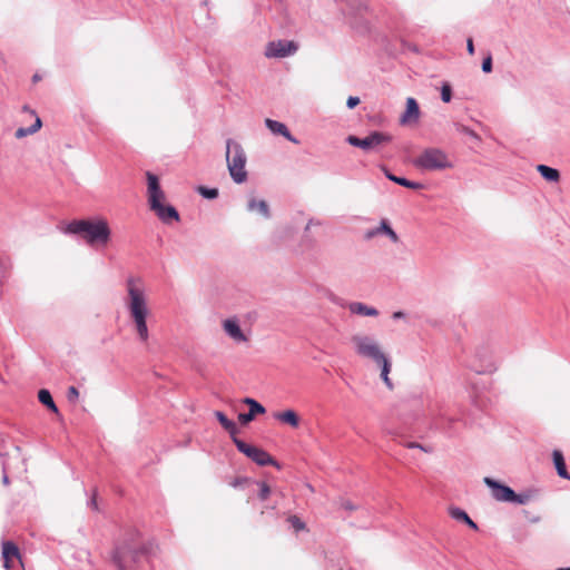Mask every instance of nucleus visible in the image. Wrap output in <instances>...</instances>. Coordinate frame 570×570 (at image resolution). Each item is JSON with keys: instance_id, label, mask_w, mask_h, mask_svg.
<instances>
[{"instance_id": "f257e3e1", "label": "nucleus", "mask_w": 570, "mask_h": 570, "mask_svg": "<svg viewBox=\"0 0 570 570\" xmlns=\"http://www.w3.org/2000/svg\"><path fill=\"white\" fill-rule=\"evenodd\" d=\"M127 307L135 324L136 332L140 341L147 342L149 337L147 326L149 308L142 282L140 279L129 278L127 281Z\"/></svg>"}, {"instance_id": "f03ea898", "label": "nucleus", "mask_w": 570, "mask_h": 570, "mask_svg": "<svg viewBox=\"0 0 570 570\" xmlns=\"http://www.w3.org/2000/svg\"><path fill=\"white\" fill-rule=\"evenodd\" d=\"M61 230L66 234L80 236L87 245H107L111 237V229L106 218L75 219Z\"/></svg>"}, {"instance_id": "7ed1b4c3", "label": "nucleus", "mask_w": 570, "mask_h": 570, "mask_svg": "<svg viewBox=\"0 0 570 570\" xmlns=\"http://www.w3.org/2000/svg\"><path fill=\"white\" fill-rule=\"evenodd\" d=\"M351 343L356 355L362 358L371 360L381 367V377L383 382L389 389H392L393 384L389 377L391 372V362L384 353L381 344L374 337L362 333L352 335Z\"/></svg>"}, {"instance_id": "20e7f679", "label": "nucleus", "mask_w": 570, "mask_h": 570, "mask_svg": "<svg viewBox=\"0 0 570 570\" xmlns=\"http://www.w3.org/2000/svg\"><path fill=\"white\" fill-rule=\"evenodd\" d=\"M146 179L147 200L150 210L164 223H170L171 220L178 222V212L173 206L165 205L166 195L160 186L159 178L155 174L147 171Z\"/></svg>"}, {"instance_id": "39448f33", "label": "nucleus", "mask_w": 570, "mask_h": 570, "mask_svg": "<svg viewBox=\"0 0 570 570\" xmlns=\"http://www.w3.org/2000/svg\"><path fill=\"white\" fill-rule=\"evenodd\" d=\"M145 552L144 544L137 537H132L129 541H124L116 548L114 561L119 570L131 569Z\"/></svg>"}, {"instance_id": "423d86ee", "label": "nucleus", "mask_w": 570, "mask_h": 570, "mask_svg": "<svg viewBox=\"0 0 570 570\" xmlns=\"http://www.w3.org/2000/svg\"><path fill=\"white\" fill-rule=\"evenodd\" d=\"M413 165L423 170H442L452 168L453 161L442 149L430 147L413 160Z\"/></svg>"}, {"instance_id": "0eeeda50", "label": "nucleus", "mask_w": 570, "mask_h": 570, "mask_svg": "<svg viewBox=\"0 0 570 570\" xmlns=\"http://www.w3.org/2000/svg\"><path fill=\"white\" fill-rule=\"evenodd\" d=\"M226 160L229 174L233 180L237 184H242L247 179L246 154L240 145H227L226 148Z\"/></svg>"}, {"instance_id": "6e6552de", "label": "nucleus", "mask_w": 570, "mask_h": 570, "mask_svg": "<svg viewBox=\"0 0 570 570\" xmlns=\"http://www.w3.org/2000/svg\"><path fill=\"white\" fill-rule=\"evenodd\" d=\"M234 443L239 452L253 460L261 466L273 465L279 468L278 463L266 451L257 446L247 444L246 442L234 438Z\"/></svg>"}, {"instance_id": "1a4fd4ad", "label": "nucleus", "mask_w": 570, "mask_h": 570, "mask_svg": "<svg viewBox=\"0 0 570 570\" xmlns=\"http://www.w3.org/2000/svg\"><path fill=\"white\" fill-rule=\"evenodd\" d=\"M298 49L295 41L277 40L267 43L265 56L267 58H284L294 55Z\"/></svg>"}, {"instance_id": "9d476101", "label": "nucleus", "mask_w": 570, "mask_h": 570, "mask_svg": "<svg viewBox=\"0 0 570 570\" xmlns=\"http://www.w3.org/2000/svg\"><path fill=\"white\" fill-rule=\"evenodd\" d=\"M484 483L491 489L492 497L497 501H501V502L513 501L514 491L511 488H509L504 484H501L489 476L484 478Z\"/></svg>"}, {"instance_id": "9b49d317", "label": "nucleus", "mask_w": 570, "mask_h": 570, "mask_svg": "<svg viewBox=\"0 0 570 570\" xmlns=\"http://www.w3.org/2000/svg\"><path fill=\"white\" fill-rule=\"evenodd\" d=\"M421 116V110L417 101L409 97L406 99V107L403 114L400 117V124L403 126H415L419 122Z\"/></svg>"}, {"instance_id": "f8f14e48", "label": "nucleus", "mask_w": 570, "mask_h": 570, "mask_svg": "<svg viewBox=\"0 0 570 570\" xmlns=\"http://www.w3.org/2000/svg\"><path fill=\"white\" fill-rule=\"evenodd\" d=\"M243 402L249 406L248 413H240L238 415V421L243 425L252 422L256 415L264 414L266 412L265 407L254 399L246 397Z\"/></svg>"}, {"instance_id": "ddd939ff", "label": "nucleus", "mask_w": 570, "mask_h": 570, "mask_svg": "<svg viewBox=\"0 0 570 570\" xmlns=\"http://www.w3.org/2000/svg\"><path fill=\"white\" fill-rule=\"evenodd\" d=\"M224 331L235 342H247V336L240 330L238 322L234 318L225 320L223 323Z\"/></svg>"}, {"instance_id": "4468645a", "label": "nucleus", "mask_w": 570, "mask_h": 570, "mask_svg": "<svg viewBox=\"0 0 570 570\" xmlns=\"http://www.w3.org/2000/svg\"><path fill=\"white\" fill-rule=\"evenodd\" d=\"M20 559V551L16 543L11 541L2 542L3 567L9 570L12 568V559Z\"/></svg>"}, {"instance_id": "2eb2a0df", "label": "nucleus", "mask_w": 570, "mask_h": 570, "mask_svg": "<svg viewBox=\"0 0 570 570\" xmlns=\"http://www.w3.org/2000/svg\"><path fill=\"white\" fill-rule=\"evenodd\" d=\"M273 417L283 424L289 425L293 429H297L301 422L298 414L294 410L275 412Z\"/></svg>"}, {"instance_id": "dca6fc26", "label": "nucleus", "mask_w": 570, "mask_h": 570, "mask_svg": "<svg viewBox=\"0 0 570 570\" xmlns=\"http://www.w3.org/2000/svg\"><path fill=\"white\" fill-rule=\"evenodd\" d=\"M265 124L273 134L282 135L285 139L289 140L291 142H297L292 137L287 127L284 124L268 118L265 120Z\"/></svg>"}, {"instance_id": "f3484780", "label": "nucleus", "mask_w": 570, "mask_h": 570, "mask_svg": "<svg viewBox=\"0 0 570 570\" xmlns=\"http://www.w3.org/2000/svg\"><path fill=\"white\" fill-rule=\"evenodd\" d=\"M553 463L559 476L570 480V474L567 471L566 461L560 450H554L552 453Z\"/></svg>"}, {"instance_id": "a211bd4d", "label": "nucleus", "mask_w": 570, "mask_h": 570, "mask_svg": "<svg viewBox=\"0 0 570 570\" xmlns=\"http://www.w3.org/2000/svg\"><path fill=\"white\" fill-rule=\"evenodd\" d=\"M348 309L353 314H358L363 316H376L379 315V311L374 307L367 306L360 302H353L348 305Z\"/></svg>"}, {"instance_id": "6ab92c4d", "label": "nucleus", "mask_w": 570, "mask_h": 570, "mask_svg": "<svg viewBox=\"0 0 570 570\" xmlns=\"http://www.w3.org/2000/svg\"><path fill=\"white\" fill-rule=\"evenodd\" d=\"M386 140H390V137L380 131H374L364 139H360L355 136H348L346 139L347 142H384Z\"/></svg>"}, {"instance_id": "aec40b11", "label": "nucleus", "mask_w": 570, "mask_h": 570, "mask_svg": "<svg viewBox=\"0 0 570 570\" xmlns=\"http://www.w3.org/2000/svg\"><path fill=\"white\" fill-rule=\"evenodd\" d=\"M215 416L222 426L233 436V439L236 438L235 435L238 432L236 424L220 411L215 412Z\"/></svg>"}, {"instance_id": "412c9836", "label": "nucleus", "mask_w": 570, "mask_h": 570, "mask_svg": "<svg viewBox=\"0 0 570 570\" xmlns=\"http://www.w3.org/2000/svg\"><path fill=\"white\" fill-rule=\"evenodd\" d=\"M537 170L540 173V175L548 181L551 183H558L560 180V173L559 170L549 167L547 165H538Z\"/></svg>"}, {"instance_id": "4be33fe9", "label": "nucleus", "mask_w": 570, "mask_h": 570, "mask_svg": "<svg viewBox=\"0 0 570 570\" xmlns=\"http://www.w3.org/2000/svg\"><path fill=\"white\" fill-rule=\"evenodd\" d=\"M385 176L390 180H392V181H394V183H396V184H399L401 186H404L406 188H411V189H422L423 188V185L421 183L411 181V180H409L406 178H403V177H397V176L389 173L387 170L385 171Z\"/></svg>"}, {"instance_id": "5701e85b", "label": "nucleus", "mask_w": 570, "mask_h": 570, "mask_svg": "<svg viewBox=\"0 0 570 570\" xmlns=\"http://www.w3.org/2000/svg\"><path fill=\"white\" fill-rule=\"evenodd\" d=\"M38 400L40 403H42L45 406H47L50 411L58 414V407L56 406L53 399L50 394V392L46 389H42L38 392Z\"/></svg>"}, {"instance_id": "b1692460", "label": "nucleus", "mask_w": 570, "mask_h": 570, "mask_svg": "<svg viewBox=\"0 0 570 570\" xmlns=\"http://www.w3.org/2000/svg\"><path fill=\"white\" fill-rule=\"evenodd\" d=\"M248 209L250 212L257 210L266 218L269 217V208L265 200H257L255 198L249 199Z\"/></svg>"}, {"instance_id": "393cba45", "label": "nucleus", "mask_w": 570, "mask_h": 570, "mask_svg": "<svg viewBox=\"0 0 570 570\" xmlns=\"http://www.w3.org/2000/svg\"><path fill=\"white\" fill-rule=\"evenodd\" d=\"M40 128H41V120L39 117H36L35 122L30 127H28V128L21 127V128L17 129L14 137L17 139H21V138L26 137L28 134H33V132L38 131Z\"/></svg>"}, {"instance_id": "a878e982", "label": "nucleus", "mask_w": 570, "mask_h": 570, "mask_svg": "<svg viewBox=\"0 0 570 570\" xmlns=\"http://www.w3.org/2000/svg\"><path fill=\"white\" fill-rule=\"evenodd\" d=\"M288 523L292 525L295 532L305 531V522L297 515L292 514L287 518Z\"/></svg>"}, {"instance_id": "bb28decb", "label": "nucleus", "mask_w": 570, "mask_h": 570, "mask_svg": "<svg viewBox=\"0 0 570 570\" xmlns=\"http://www.w3.org/2000/svg\"><path fill=\"white\" fill-rule=\"evenodd\" d=\"M533 493L530 491L519 494L514 492V499L512 502H515L518 504H527L533 499Z\"/></svg>"}, {"instance_id": "cd10ccee", "label": "nucleus", "mask_w": 570, "mask_h": 570, "mask_svg": "<svg viewBox=\"0 0 570 570\" xmlns=\"http://www.w3.org/2000/svg\"><path fill=\"white\" fill-rule=\"evenodd\" d=\"M257 485H258V498L262 500V501H265L269 498L271 495V487L266 483V482H257Z\"/></svg>"}, {"instance_id": "c85d7f7f", "label": "nucleus", "mask_w": 570, "mask_h": 570, "mask_svg": "<svg viewBox=\"0 0 570 570\" xmlns=\"http://www.w3.org/2000/svg\"><path fill=\"white\" fill-rule=\"evenodd\" d=\"M198 193L208 199H214L218 196V190L216 188H207L204 186L198 187Z\"/></svg>"}, {"instance_id": "c756f323", "label": "nucleus", "mask_w": 570, "mask_h": 570, "mask_svg": "<svg viewBox=\"0 0 570 570\" xmlns=\"http://www.w3.org/2000/svg\"><path fill=\"white\" fill-rule=\"evenodd\" d=\"M450 515L461 522H464L465 519H468V513L459 508H450L449 510Z\"/></svg>"}, {"instance_id": "7c9ffc66", "label": "nucleus", "mask_w": 570, "mask_h": 570, "mask_svg": "<svg viewBox=\"0 0 570 570\" xmlns=\"http://www.w3.org/2000/svg\"><path fill=\"white\" fill-rule=\"evenodd\" d=\"M441 98L444 102H450L452 98L451 86L448 82L443 83L441 88Z\"/></svg>"}, {"instance_id": "2f4dec72", "label": "nucleus", "mask_w": 570, "mask_h": 570, "mask_svg": "<svg viewBox=\"0 0 570 570\" xmlns=\"http://www.w3.org/2000/svg\"><path fill=\"white\" fill-rule=\"evenodd\" d=\"M249 483V479L248 478H245V476H237V478H234L232 481H230V485L233 488H243L245 487L246 484Z\"/></svg>"}, {"instance_id": "473e14b6", "label": "nucleus", "mask_w": 570, "mask_h": 570, "mask_svg": "<svg viewBox=\"0 0 570 570\" xmlns=\"http://www.w3.org/2000/svg\"><path fill=\"white\" fill-rule=\"evenodd\" d=\"M67 397L70 402H76L79 397V391L75 386H70L67 392Z\"/></svg>"}, {"instance_id": "72a5a7b5", "label": "nucleus", "mask_w": 570, "mask_h": 570, "mask_svg": "<svg viewBox=\"0 0 570 570\" xmlns=\"http://www.w3.org/2000/svg\"><path fill=\"white\" fill-rule=\"evenodd\" d=\"M482 70L487 73L492 71V57L488 55L482 62Z\"/></svg>"}, {"instance_id": "f704fd0d", "label": "nucleus", "mask_w": 570, "mask_h": 570, "mask_svg": "<svg viewBox=\"0 0 570 570\" xmlns=\"http://www.w3.org/2000/svg\"><path fill=\"white\" fill-rule=\"evenodd\" d=\"M341 507L344 509V510H347V511H354L356 510V507L348 500H344L342 501L341 503Z\"/></svg>"}, {"instance_id": "c9c22d12", "label": "nucleus", "mask_w": 570, "mask_h": 570, "mask_svg": "<svg viewBox=\"0 0 570 570\" xmlns=\"http://www.w3.org/2000/svg\"><path fill=\"white\" fill-rule=\"evenodd\" d=\"M360 104V99L357 97H348L346 105L350 109L356 107Z\"/></svg>"}, {"instance_id": "e433bc0d", "label": "nucleus", "mask_w": 570, "mask_h": 570, "mask_svg": "<svg viewBox=\"0 0 570 570\" xmlns=\"http://www.w3.org/2000/svg\"><path fill=\"white\" fill-rule=\"evenodd\" d=\"M385 235H387L393 243H397L399 242V236L396 235V233L391 227L386 230Z\"/></svg>"}, {"instance_id": "4c0bfd02", "label": "nucleus", "mask_w": 570, "mask_h": 570, "mask_svg": "<svg viewBox=\"0 0 570 570\" xmlns=\"http://www.w3.org/2000/svg\"><path fill=\"white\" fill-rule=\"evenodd\" d=\"M385 235H387L393 243H397L399 242V236L396 235V233L391 227L386 230Z\"/></svg>"}, {"instance_id": "58836bf2", "label": "nucleus", "mask_w": 570, "mask_h": 570, "mask_svg": "<svg viewBox=\"0 0 570 570\" xmlns=\"http://www.w3.org/2000/svg\"><path fill=\"white\" fill-rule=\"evenodd\" d=\"M385 235H387L393 243H397L399 242V236L396 235V233L391 227L386 230Z\"/></svg>"}, {"instance_id": "ea45409f", "label": "nucleus", "mask_w": 570, "mask_h": 570, "mask_svg": "<svg viewBox=\"0 0 570 570\" xmlns=\"http://www.w3.org/2000/svg\"><path fill=\"white\" fill-rule=\"evenodd\" d=\"M379 234H380V229L376 227V228L367 230L366 234H365V238L366 239H371V238L375 237Z\"/></svg>"}, {"instance_id": "a19ab883", "label": "nucleus", "mask_w": 570, "mask_h": 570, "mask_svg": "<svg viewBox=\"0 0 570 570\" xmlns=\"http://www.w3.org/2000/svg\"><path fill=\"white\" fill-rule=\"evenodd\" d=\"M391 226L387 224L386 220H382L381 222V225L377 227L380 229V234L384 233L386 234V230L390 228Z\"/></svg>"}, {"instance_id": "79ce46f5", "label": "nucleus", "mask_w": 570, "mask_h": 570, "mask_svg": "<svg viewBox=\"0 0 570 570\" xmlns=\"http://www.w3.org/2000/svg\"><path fill=\"white\" fill-rule=\"evenodd\" d=\"M466 49H468V52H469L470 55H473V53H474V45H473V40H472V38H469V39L466 40Z\"/></svg>"}, {"instance_id": "37998d69", "label": "nucleus", "mask_w": 570, "mask_h": 570, "mask_svg": "<svg viewBox=\"0 0 570 570\" xmlns=\"http://www.w3.org/2000/svg\"><path fill=\"white\" fill-rule=\"evenodd\" d=\"M464 523L468 524L471 529L478 530L476 523L470 517L465 519Z\"/></svg>"}, {"instance_id": "c03bdc74", "label": "nucleus", "mask_w": 570, "mask_h": 570, "mask_svg": "<svg viewBox=\"0 0 570 570\" xmlns=\"http://www.w3.org/2000/svg\"><path fill=\"white\" fill-rule=\"evenodd\" d=\"M407 446H409V448H419V449H421V450H423V451H426V450H425L421 444H419V443H409V444H407Z\"/></svg>"}, {"instance_id": "a18cd8bd", "label": "nucleus", "mask_w": 570, "mask_h": 570, "mask_svg": "<svg viewBox=\"0 0 570 570\" xmlns=\"http://www.w3.org/2000/svg\"><path fill=\"white\" fill-rule=\"evenodd\" d=\"M475 138H476V136L473 131H466L465 139H475Z\"/></svg>"}, {"instance_id": "49530a36", "label": "nucleus", "mask_w": 570, "mask_h": 570, "mask_svg": "<svg viewBox=\"0 0 570 570\" xmlns=\"http://www.w3.org/2000/svg\"><path fill=\"white\" fill-rule=\"evenodd\" d=\"M404 316V313L399 311L393 313V318H402Z\"/></svg>"}, {"instance_id": "de8ad7c7", "label": "nucleus", "mask_w": 570, "mask_h": 570, "mask_svg": "<svg viewBox=\"0 0 570 570\" xmlns=\"http://www.w3.org/2000/svg\"><path fill=\"white\" fill-rule=\"evenodd\" d=\"M41 80V76H39L38 73L33 75L32 77V81L33 82H37V81H40Z\"/></svg>"}, {"instance_id": "09e8293b", "label": "nucleus", "mask_w": 570, "mask_h": 570, "mask_svg": "<svg viewBox=\"0 0 570 570\" xmlns=\"http://www.w3.org/2000/svg\"><path fill=\"white\" fill-rule=\"evenodd\" d=\"M364 150H370L372 148L373 145H367V144H364V145H360Z\"/></svg>"}, {"instance_id": "8fccbe9b", "label": "nucleus", "mask_w": 570, "mask_h": 570, "mask_svg": "<svg viewBox=\"0 0 570 570\" xmlns=\"http://www.w3.org/2000/svg\"><path fill=\"white\" fill-rule=\"evenodd\" d=\"M23 111L30 114L31 116H33V112L31 110H29V108L27 106L23 107Z\"/></svg>"}, {"instance_id": "3c124183", "label": "nucleus", "mask_w": 570, "mask_h": 570, "mask_svg": "<svg viewBox=\"0 0 570 570\" xmlns=\"http://www.w3.org/2000/svg\"><path fill=\"white\" fill-rule=\"evenodd\" d=\"M91 504H92V507H94V508H96V507H97V503H96V497H95V495H94V498H92V500H91Z\"/></svg>"}, {"instance_id": "603ef678", "label": "nucleus", "mask_w": 570, "mask_h": 570, "mask_svg": "<svg viewBox=\"0 0 570 570\" xmlns=\"http://www.w3.org/2000/svg\"><path fill=\"white\" fill-rule=\"evenodd\" d=\"M558 570H570V568H560Z\"/></svg>"}]
</instances>
